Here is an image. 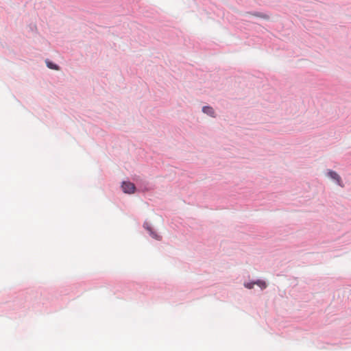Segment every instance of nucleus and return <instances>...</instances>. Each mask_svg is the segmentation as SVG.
<instances>
[{
	"label": "nucleus",
	"instance_id": "2",
	"mask_svg": "<svg viewBox=\"0 0 351 351\" xmlns=\"http://www.w3.org/2000/svg\"><path fill=\"white\" fill-rule=\"evenodd\" d=\"M328 176L332 180H334L335 181H336V182L339 184V185H341V179H340V177L335 172V171H329L328 172Z\"/></svg>",
	"mask_w": 351,
	"mask_h": 351
},
{
	"label": "nucleus",
	"instance_id": "3",
	"mask_svg": "<svg viewBox=\"0 0 351 351\" xmlns=\"http://www.w3.org/2000/svg\"><path fill=\"white\" fill-rule=\"evenodd\" d=\"M202 111L208 115L214 117L215 111L212 107L204 106L203 107Z\"/></svg>",
	"mask_w": 351,
	"mask_h": 351
},
{
	"label": "nucleus",
	"instance_id": "6",
	"mask_svg": "<svg viewBox=\"0 0 351 351\" xmlns=\"http://www.w3.org/2000/svg\"><path fill=\"white\" fill-rule=\"evenodd\" d=\"M46 63H47V66L49 69H54V70H58L59 69V66L58 65L54 64L53 63H52L51 62L47 61Z\"/></svg>",
	"mask_w": 351,
	"mask_h": 351
},
{
	"label": "nucleus",
	"instance_id": "5",
	"mask_svg": "<svg viewBox=\"0 0 351 351\" xmlns=\"http://www.w3.org/2000/svg\"><path fill=\"white\" fill-rule=\"evenodd\" d=\"M147 230L149 232V234H150L152 237H153L154 239H156L157 240H160V237L158 236L154 231H152V230L150 228H147Z\"/></svg>",
	"mask_w": 351,
	"mask_h": 351
},
{
	"label": "nucleus",
	"instance_id": "4",
	"mask_svg": "<svg viewBox=\"0 0 351 351\" xmlns=\"http://www.w3.org/2000/svg\"><path fill=\"white\" fill-rule=\"evenodd\" d=\"M255 285H258V287H260L262 289H264L267 287V285H266V282L265 281H263V280H258L257 281L255 282Z\"/></svg>",
	"mask_w": 351,
	"mask_h": 351
},
{
	"label": "nucleus",
	"instance_id": "7",
	"mask_svg": "<svg viewBox=\"0 0 351 351\" xmlns=\"http://www.w3.org/2000/svg\"><path fill=\"white\" fill-rule=\"evenodd\" d=\"M255 285V282L245 283L244 286L247 289H252Z\"/></svg>",
	"mask_w": 351,
	"mask_h": 351
},
{
	"label": "nucleus",
	"instance_id": "1",
	"mask_svg": "<svg viewBox=\"0 0 351 351\" xmlns=\"http://www.w3.org/2000/svg\"><path fill=\"white\" fill-rule=\"evenodd\" d=\"M121 187L124 193L129 194L134 193L136 190L135 185L130 182H123Z\"/></svg>",
	"mask_w": 351,
	"mask_h": 351
}]
</instances>
